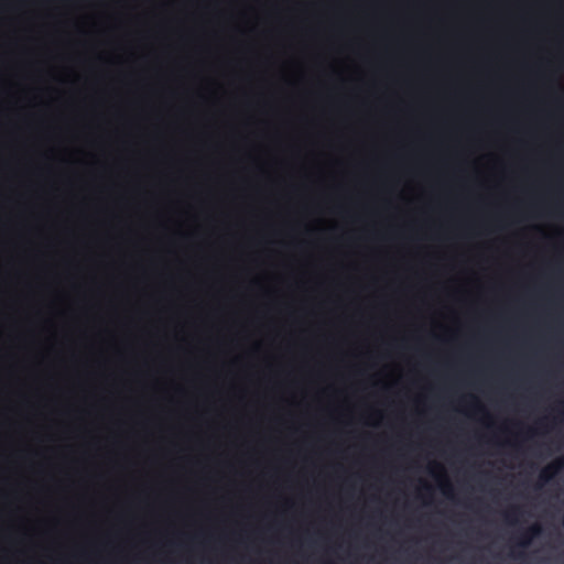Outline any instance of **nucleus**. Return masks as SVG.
<instances>
[{"instance_id": "obj_1", "label": "nucleus", "mask_w": 564, "mask_h": 564, "mask_svg": "<svg viewBox=\"0 0 564 564\" xmlns=\"http://www.w3.org/2000/svg\"><path fill=\"white\" fill-rule=\"evenodd\" d=\"M542 528L539 524H533L530 528L523 530L517 538L516 544L519 547H528L532 542L533 538L540 535Z\"/></svg>"}, {"instance_id": "obj_2", "label": "nucleus", "mask_w": 564, "mask_h": 564, "mask_svg": "<svg viewBox=\"0 0 564 564\" xmlns=\"http://www.w3.org/2000/svg\"><path fill=\"white\" fill-rule=\"evenodd\" d=\"M564 466L563 459H556L555 462L549 464L544 467L540 473V480L542 482H549Z\"/></svg>"}, {"instance_id": "obj_3", "label": "nucleus", "mask_w": 564, "mask_h": 564, "mask_svg": "<svg viewBox=\"0 0 564 564\" xmlns=\"http://www.w3.org/2000/svg\"><path fill=\"white\" fill-rule=\"evenodd\" d=\"M521 513V509L519 507H512L509 512L506 513V518L510 522H514L517 517Z\"/></svg>"}, {"instance_id": "obj_4", "label": "nucleus", "mask_w": 564, "mask_h": 564, "mask_svg": "<svg viewBox=\"0 0 564 564\" xmlns=\"http://www.w3.org/2000/svg\"><path fill=\"white\" fill-rule=\"evenodd\" d=\"M451 490H452V487L451 485L446 481L443 486V492L444 495H446L447 497L451 496Z\"/></svg>"}]
</instances>
